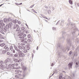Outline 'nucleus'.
I'll return each instance as SVG.
<instances>
[{"mask_svg":"<svg viewBox=\"0 0 79 79\" xmlns=\"http://www.w3.org/2000/svg\"><path fill=\"white\" fill-rule=\"evenodd\" d=\"M26 36V34H24L23 33H21L20 34V39H21V40L22 42H25L26 43H27V41H25L26 40V38H24V37Z\"/></svg>","mask_w":79,"mask_h":79,"instance_id":"1","label":"nucleus"},{"mask_svg":"<svg viewBox=\"0 0 79 79\" xmlns=\"http://www.w3.org/2000/svg\"><path fill=\"white\" fill-rule=\"evenodd\" d=\"M19 56H21L22 57H23L25 56V55H24V54L22 53V52L21 51L19 52Z\"/></svg>","mask_w":79,"mask_h":79,"instance_id":"2","label":"nucleus"},{"mask_svg":"<svg viewBox=\"0 0 79 79\" xmlns=\"http://www.w3.org/2000/svg\"><path fill=\"white\" fill-rule=\"evenodd\" d=\"M14 28H16V27L17 28V31H19V25H15L14 26Z\"/></svg>","mask_w":79,"mask_h":79,"instance_id":"3","label":"nucleus"},{"mask_svg":"<svg viewBox=\"0 0 79 79\" xmlns=\"http://www.w3.org/2000/svg\"><path fill=\"white\" fill-rule=\"evenodd\" d=\"M14 61L16 63H18V62H19V61H21V59L19 60H18L17 59H15L14 60Z\"/></svg>","mask_w":79,"mask_h":79,"instance_id":"4","label":"nucleus"},{"mask_svg":"<svg viewBox=\"0 0 79 79\" xmlns=\"http://www.w3.org/2000/svg\"><path fill=\"white\" fill-rule=\"evenodd\" d=\"M72 66H73V62H71V63H69V66L70 68H72Z\"/></svg>","mask_w":79,"mask_h":79,"instance_id":"5","label":"nucleus"},{"mask_svg":"<svg viewBox=\"0 0 79 79\" xmlns=\"http://www.w3.org/2000/svg\"><path fill=\"white\" fill-rule=\"evenodd\" d=\"M4 48L5 49L6 51H8V49H9L8 47L6 46Z\"/></svg>","mask_w":79,"mask_h":79,"instance_id":"6","label":"nucleus"},{"mask_svg":"<svg viewBox=\"0 0 79 79\" xmlns=\"http://www.w3.org/2000/svg\"><path fill=\"white\" fill-rule=\"evenodd\" d=\"M69 2L71 5H73V1L72 0H69Z\"/></svg>","mask_w":79,"mask_h":79,"instance_id":"7","label":"nucleus"},{"mask_svg":"<svg viewBox=\"0 0 79 79\" xmlns=\"http://www.w3.org/2000/svg\"><path fill=\"white\" fill-rule=\"evenodd\" d=\"M10 66H12V67H14L13 68H14V66H15V64H12L11 65V64H9V67H10Z\"/></svg>","mask_w":79,"mask_h":79,"instance_id":"8","label":"nucleus"},{"mask_svg":"<svg viewBox=\"0 0 79 79\" xmlns=\"http://www.w3.org/2000/svg\"><path fill=\"white\" fill-rule=\"evenodd\" d=\"M0 24H1V26L0 25V27L2 26H5V24L3 23H0Z\"/></svg>","mask_w":79,"mask_h":79,"instance_id":"9","label":"nucleus"},{"mask_svg":"<svg viewBox=\"0 0 79 79\" xmlns=\"http://www.w3.org/2000/svg\"><path fill=\"white\" fill-rule=\"evenodd\" d=\"M0 39H4V37L2 36H0Z\"/></svg>","mask_w":79,"mask_h":79,"instance_id":"10","label":"nucleus"},{"mask_svg":"<svg viewBox=\"0 0 79 79\" xmlns=\"http://www.w3.org/2000/svg\"><path fill=\"white\" fill-rule=\"evenodd\" d=\"M10 49L11 51H12V50H13V47L11 46V47H10Z\"/></svg>","mask_w":79,"mask_h":79,"instance_id":"11","label":"nucleus"},{"mask_svg":"<svg viewBox=\"0 0 79 79\" xmlns=\"http://www.w3.org/2000/svg\"><path fill=\"white\" fill-rule=\"evenodd\" d=\"M0 63H1V64H3L4 62L3 61L1 60L0 61Z\"/></svg>","mask_w":79,"mask_h":79,"instance_id":"12","label":"nucleus"},{"mask_svg":"<svg viewBox=\"0 0 79 79\" xmlns=\"http://www.w3.org/2000/svg\"><path fill=\"white\" fill-rule=\"evenodd\" d=\"M5 53H6V52H5V51H2V53L3 54H5Z\"/></svg>","mask_w":79,"mask_h":79,"instance_id":"13","label":"nucleus"},{"mask_svg":"<svg viewBox=\"0 0 79 79\" xmlns=\"http://www.w3.org/2000/svg\"><path fill=\"white\" fill-rule=\"evenodd\" d=\"M24 29H25V28L24 27H21V29L22 30H24Z\"/></svg>","mask_w":79,"mask_h":79,"instance_id":"14","label":"nucleus"},{"mask_svg":"<svg viewBox=\"0 0 79 79\" xmlns=\"http://www.w3.org/2000/svg\"><path fill=\"white\" fill-rule=\"evenodd\" d=\"M1 47H3V46H4V44H1Z\"/></svg>","mask_w":79,"mask_h":79,"instance_id":"15","label":"nucleus"},{"mask_svg":"<svg viewBox=\"0 0 79 79\" xmlns=\"http://www.w3.org/2000/svg\"><path fill=\"white\" fill-rule=\"evenodd\" d=\"M7 62H8V60H6L4 61L5 63H7Z\"/></svg>","mask_w":79,"mask_h":79,"instance_id":"16","label":"nucleus"},{"mask_svg":"<svg viewBox=\"0 0 79 79\" xmlns=\"http://www.w3.org/2000/svg\"><path fill=\"white\" fill-rule=\"evenodd\" d=\"M28 38H30L31 37V35H28Z\"/></svg>","mask_w":79,"mask_h":79,"instance_id":"17","label":"nucleus"},{"mask_svg":"<svg viewBox=\"0 0 79 79\" xmlns=\"http://www.w3.org/2000/svg\"><path fill=\"white\" fill-rule=\"evenodd\" d=\"M34 6V5H32L31 6H30V8H33Z\"/></svg>","mask_w":79,"mask_h":79,"instance_id":"18","label":"nucleus"},{"mask_svg":"<svg viewBox=\"0 0 79 79\" xmlns=\"http://www.w3.org/2000/svg\"><path fill=\"white\" fill-rule=\"evenodd\" d=\"M18 23L19 24H21V22L20 21L18 22Z\"/></svg>","mask_w":79,"mask_h":79,"instance_id":"19","label":"nucleus"},{"mask_svg":"<svg viewBox=\"0 0 79 79\" xmlns=\"http://www.w3.org/2000/svg\"><path fill=\"white\" fill-rule=\"evenodd\" d=\"M14 56H15V57H17V56H18V55L16 54H15L14 55Z\"/></svg>","mask_w":79,"mask_h":79,"instance_id":"20","label":"nucleus"},{"mask_svg":"<svg viewBox=\"0 0 79 79\" xmlns=\"http://www.w3.org/2000/svg\"><path fill=\"white\" fill-rule=\"evenodd\" d=\"M15 66H18V64H16Z\"/></svg>","mask_w":79,"mask_h":79,"instance_id":"21","label":"nucleus"},{"mask_svg":"<svg viewBox=\"0 0 79 79\" xmlns=\"http://www.w3.org/2000/svg\"><path fill=\"white\" fill-rule=\"evenodd\" d=\"M62 76H60L59 77V78H60V79H61V78H62Z\"/></svg>","mask_w":79,"mask_h":79,"instance_id":"22","label":"nucleus"},{"mask_svg":"<svg viewBox=\"0 0 79 79\" xmlns=\"http://www.w3.org/2000/svg\"><path fill=\"white\" fill-rule=\"evenodd\" d=\"M10 52H7V54L8 55H10Z\"/></svg>","mask_w":79,"mask_h":79,"instance_id":"23","label":"nucleus"},{"mask_svg":"<svg viewBox=\"0 0 79 79\" xmlns=\"http://www.w3.org/2000/svg\"><path fill=\"white\" fill-rule=\"evenodd\" d=\"M13 53H15V50H13Z\"/></svg>","mask_w":79,"mask_h":79,"instance_id":"24","label":"nucleus"},{"mask_svg":"<svg viewBox=\"0 0 79 79\" xmlns=\"http://www.w3.org/2000/svg\"><path fill=\"white\" fill-rule=\"evenodd\" d=\"M15 77H16V78H18V76L17 75H15Z\"/></svg>","mask_w":79,"mask_h":79,"instance_id":"25","label":"nucleus"},{"mask_svg":"<svg viewBox=\"0 0 79 79\" xmlns=\"http://www.w3.org/2000/svg\"><path fill=\"white\" fill-rule=\"evenodd\" d=\"M1 67H3V65L2 64H1Z\"/></svg>","mask_w":79,"mask_h":79,"instance_id":"26","label":"nucleus"},{"mask_svg":"<svg viewBox=\"0 0 79 79\" xmlns=\"http://www.w3.org/2000/svg\"><path fill=\"white\" fill-rule=\"evenodd\" d=\"M3 4H2L1 5H0V7L1 6H2V5H3Z\"/></svg>","mask_w":79,"mask_h":79,"instance_id":"27","label":"nucleus"},{"mask_svg":"<svg viewBox=\"0 0 79 79\" xmlns=\"http://www.w3.org/2000/svg\"><path fill=\"white\" fill-rule=\"evenodd\" d=\"M36 49H37V50H38V49H39V47H37Z\"/></svg>","mask_w":79,"mask_h":79,"instance_id":"28","label":"nucleus"},{"mask_svg":"<svg viewBox=\"0 0 79 79\" xmlns=\"http://www.w3.org/2000/svg\"><path fill=\"white\" fill-rule=\"evenodd\" d=\"M23 48L24 50L25 49V47H23Z\"/></svg>","mask_w":79,"mask_h":79,"instance_id":"29","label":"nucleus"},{"mask_svg":"<svg viewBox=\"0 0 79 79\" xmlns=\"http://www.w3.org/2000/svg\"><path fill=\"white\" fill-rule=\"evenodd\" d=\"M76 64L77 65H78V63H76Z\"/></svg>","mask_w":79,"mask_h":79,"instance_id":"30","label":"nucleus"},{"mask_svg":"<svg viewBox=\"0 0 79 79\" xmlns=\"http://www.w3.org/2000/svg\"><path fill=\"white\" fill-rule=\"evenodd\" d=\"M2 42V41L0 40V42Z\"/></svg>","mask_w":79,"mask_h":79,"instance_id":"31","label":"nucleus"},{"mask_svg":"<svg viewBox=\"0 0 79 79\" xmlns=\"http://www.w3.org/2000/svg\"><path fill=\"white\" fill-rule=\"evenodd\" d=\"M62 79H65V78H64V77H63V78H62Z\"/></svg>","mask_w":79,"mask_h":79,"instance_id":"32","label":"nucleus"},{"mask_svg":"<svg viewBox=\"0 0 79 79\" xmlns=\"http://www.w3.org/2000/svg\"><path fill=\"white\" fill-rule=\"evenodd\" d=\"M21 4H22V3H21L20 4V5H21Z\"/></svg>","mask_w":79,"mask_h":79,"instance_id":"33","label":"nucleus"},{"mask_svg":"<svg viewBox=\"0 0 79 79\" xmlns=\"http://www.w3.org/2000/svg\"><path fill=\"white\" fill-rule=\"evenodd\" d=\"M79 3H77V5H79Z\"/></svg>","mask_w":79,"mask_h":79,"instance_id":"34","label":"nucleus"},{"mask_svg":"<svg viewBox=\"0 0 79 79\" xmlns=\"http://www.w3.org/2000/svg\"><path fill=\"white\" fill-rule=\"evenodd\" d=\"M69 54H71V53H70V52L69 53Z\"/></svg>","mask_w":79,"mask_h":79,"instance_id":"35","label":"nucleus"},{"mask_svg":"<svg viewBox=\"0 0 79 79\" xmlns=\"http://www.w3.org/2000/svg\"><path fill=\"white\" fill-rule=\"evenodd\" d=\"M35 13H37V12H35Z\"/></svg>","mask_w":79,"mask_h":79,"instance_id":"36","label":"nucleus"},{"mask_svg":"<svg viewBox=\"0 0 79 79\" xmlns=\"http://www.w3.org/2000/svg\"><path fill=\"white\" fill-rule=\"evenodd\" d=\"M70 52H71V51H70Z\"/></svg>","mask_w":79,"mask_h":79,"instance_id":"37","label":"nucleus"}]
</instances>
